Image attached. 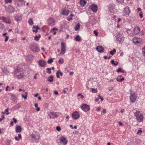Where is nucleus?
I'll use <instances>...</instances> for the list:
<instances>
[{
  "instance_id": "obj_1",
  "label": "nucleus",
  "mask_w": 145,
  "mask_h": 145,
  "mask_svg": "<svg viewBox=\"0 0 145 145\" xmlns=\"http://www.w3.org/2000/svg\"><path fill=\"white\" fill-rule=\"evenodd\" d=\"M135 115L136 117L138 122H142L143 119V115L138 111H137L135 113Z\"/></svg>"
},
{
  "instance_id": "obj_2",
  "label": "nucleus",
  "mask_w": 145,
  "mask_h": 145,
  "mask_svg": "<svg viewBox=\"0 0 145 145\" xmlns=\"http://www.w3.org/2000/svg\"><path fill=\"white\" fill-rule=\"evenodd\" d=\"M30 137L31 138L32 140H35V142H38L39 141V139L40 138V137L39 134H38L37 133H36L35 134L32 133L30 136Z\"/></svg>"
},
{
  "instance_id": "obj_3",
  "label": "nucleus",
  "mask_w": 145,
  "mask_h": 145,
  "mask_svg": "<svg viewBox=\"0 0 145 145\" xmlns=\"http://www.w3.org/2000/svg\"><path fill=\"white\" fill-rule=\"evenodd\" d=\"M81 108L85 112L88 111L90 110L89 106L86 104H82L81 106Z\"/></svg>"
},
{
  "instance_id": "obj_4",
  "label": "nucleus",
  "mask_w": 145,
  "mask_h": 145,
  "mask_svg": "<svg viewBox=\"0 0 145 145\" xmlns=\"http://www.w3.org/2000/svg\"><path fill=\"white\" fill-rule=\"evenodd\" d=\"M31 49L33 51L35 52H38L39 51V49L36 44H34L31 45Z\"/></svg>"
},
{
  "instance_id": "obj_5",
  "label": "nucleus",
  "mask_w": 145,
  "mask_h": 145,
  "mask_svg": "<svg viewBox=\"0 0 145 145\" xmlns=\"http://www.w3.org/2000/svg\"><path fill=\"white\" fill-rule=\"evenodd\" d=\"M61 52L60 53L59 55H63L65 52V47L64 43L63 42H61Z\"/></svg>"
},
{
  "instance_id": "obj_6",
  "label": "nucleus",
  "mask_w": 145,
  "mask_h": 145,
  "mask_svg": "<svg viewBox=\"0 0 145 145\" xmlns=\"http://www.w3.org/2000/svg\"><path fill=\"white\" fill-rule=\"evenodd\" d=\"M55 20L54 19L51 18H50L48 20V24L51 26H53L55 24Z\"/></svg>"
},
{
  "instance_id": "obj_7",
  "label": "nucleus",
  "mask_w": 145,
  "mask_h": 145,
  "mask_svg": "<svg viewBox=\"0 0 145 145\" xmlns=\"http://www.w3.org/2000/svg\"><path fill=\"white\" fill-rule=\"evenodd\" d=\"M60 143L63 145H65L67 144L68 141L66 139L63 137H61L59 138Z\"/></svg>"
},
{
  "instance_id": "obj_8",
  "label": "nucleus",
  "mask_w": 145,
  "mask_h": 145,
  "mask_svg": "<svg viewBox=\"0 0 145 145\" xmlns=\"http://www.w3.org/2000/svg\"><path fill=\"white\" fill-rule=\"evenodd\" d=\"M137 97L135 94L132 92L131 93V96L130 97V99L131 102L134 103L136 101Z\"/></svg>"
},
{
  "instance_id": "obj_9",
  "label": "nucleus",
  "mask_w": 145,
  "mask_h": 145,
  "mask_svg": "<svg viewBox=\"0 0 145 145\" xmlns=\"http://www.w3.org/2000/svg\"><path fill=\"white\" fill-rule=\"evenodd\" d=\"M142 40L140 38H137L135 37L133 39V42L136 44L138 45L140 44L141 41Z\"/></svg>"
},
{
  "instance_id": "obj_10",
  "label": "nucleus",
  "mask_w": 145,
  "mask_h": 145,
  "mask_svg": "<svg viewBox=\"0 0 145 145\" xmlns=\"http://www.w3.org/2000/svg\"><path fill=\"white\" fill-rule=\"evenodd\" d=\"M90 9L94 12H96L97 10V6L96 5H92L90 7Z\"/></svg>"
},
{
  "instance_id": "obj_11",
  "label": "nucleus",
  "mask_w": 145,
  "mask_h": 145,
  "mask_svg": "<svg viewBox=\"0 0 145 145\" xmlns=\"http://www.w3.org/2000/svg\"><path fill=\"white\" fill-rule=\"evenodd\" d=\"M69 10H65L64 9H62L60 12V13L62 15H67L69 13Z\"/></svg>"
},
{
  "instance_id": "obj_12",
  "label": "nucleus",
  "mask_w": 145,
  "mask_h": 145,
  "mask_svg": "<svg viewBox=\"0 0 145 145\" xmlns=\"http://www.w3.org/2000/svg\"><path fill=\"white\" fill-rule=\"evenodd\" d=\"M124 39V38L123 37V35L122 34H119L118 33V42H119V43H121L122 42Z\"/></svg>"
},
{
  "instance_id": "obj_13",
  "label": "nucleus",
  "mask_w": 145,
  "mask_h": 145,
  "mask_svg": "<svg viewBox=\"0 0 145 145\" xmlns=\"http://www.w3.org/2000/svg\"><path fill=\"white\" fill-rule=\"evenodd\" d=\"M6 10L9 13L13 12L14 11V9L13 7L10 6L7 8H6Z\"/></svg>"
},
{
  "instance_id": "obj_14",
  "label": "nucleus",
  "mask_w": 145,
  "mask_h": 145,
  "mask_svg": "<svg viewBox=\"0 0 145 145\" xmlns=\"http://www.w3.org/2000/svg\"><path fill=\"white\" fill-rule=\"evenodd\" d=\"M2 19L3 21L7 24H9L11 22V20L9 18L3 17Z\"/></svg>"
},
{
  "instance_id": "obj_15",
  "label": "nucleus",
  "mask_w": 145,
  "mask_h": 145,
  "mask_svg": "<svg viewBox=\"0 0 145 145\" xmlns=\"http://www.w3.org/2000/svg\"><path fill=\"white\" fill-rule=\"evenodd\" d=\"M72 117L75 119H77L79 118V115L77 111L74 112L72 114Z\"/></svg>"
},
{
  "instance_id": "obj_16",
  "label": "nucleus",
  "mask_w": 145,
  "mask_h": 145,
  "mask_svg": "<svg viewBox=\"0 0 145 145\" xmlns=\"http://www.w3.org/2000/svg\"><path fill=\"white\" fill-rule=\"evenodd\" d=\"M109 10L111 12H113L115 10V9L114 7L112 5H108Z\"/></svg>"
},
{
  "instance_id": "obj_17",
  "label": "nucleus",
  "mask_w": 145,
  "mask_h": 145,
  "mask_svg": "<svg viewBox=\"0 0 145 145\" xmlns=\"http://www.w3.org/2000/svg\"><path fill=\"white\" fill-rule=\"evenodd\" d=\"M140 31V28L139 27H135L134 30V34L137 35L139 33Z\"/></svg>"
},
{
  "instance_id": "obj_18",
  "label": "nucleus",
  "mask_w": 145,
  "mask_h": 145,
  "mask_svg": "<svg viewBox=\"0 0 145 145\" xmlns=\"http://www.w3.org/2000/svg\"><path fill=\"white\" fill-rule=\"evenodd\" d=\"M96 50L99 52L102 53L104 52V49L102 46H98L96 48Z\"/></svg>"
},
{
  "instance_id": "obj_19",
  "label": "nucleus",
  "mask_w": 145,
  "mask_h": 145,
  "mask_svg": "<svg viewBox=\"0 0 145 145\" xmlns=\"http://www.w3.org/2000/svg\"><path fill=\"white\" fill-rule=\"evenodd\" d=\"M124 10L125 13V15L127 16L128 15L129 13H130V10L129 7H127L124 8Z\"/></svg>"
},
{
  "instance_id": "obj_20",
  "label": "nucleus",
  "mask_w": 145,
  "mask_h": 145,
  "mask_svg": "<svg viewBox=\"0 0 145 145\" xmlns=\"http://www.w3.org/2000/svg\"><path fill=\"white\" fill-rule=\"evenodd\" d=\"M39 65L41 67H43L46 65V62L43 60H40L39 62Z\"/></svg>"
},
{
  "instance_id": "obj_21",
  "label": "nucleus",
  "mask_w": 145,
  "mask_h": 145,
  "mask_svg": "<svg viewBox=\"0 0 145 145\" xmlns=\"http://www.w3.org/2000/svg\"><path fill=\"white\" fill-rule=\"evenodd\" d=\"M16 133H20L22 131L21 127L19 126H17L16 128Z\"/></svg>"
},
{
  "instance_id": "obj_22",
  "label": "nucleus",
  "mask_w": 145,
  "mask_h": 145,
  "mask_svg": "<svg viewBox=\"0 0 145 145\" xmlns=\"http://www.w3.org/2000/svg\"><path fill=\"white\" fill-rule=\"evenodd\" d=\"M80 5L83 7L86 4V2L85 0H80Z\"/></svg>"
},
{
  "instance_id": "obj_23",
  "label": "nucleus",
  "mask_w": 145,
  "mask_h": 145,
  "mask_svg": "<svg viewBox=\"0 0 145 145\" xmlns=\"http://www.w3.org/2000/svg\"><path fill=\"white\" fill-rule=\"evenodd\" d=\"M56 76L57 78H59L60 77L59 75H60L61 76H62L63 75V74L60 71L58 70L57 71L56 73Z\"/></svg>"
},
{
  "instance_id": "obj_24",
  "label": "nucleus",
  "mask_w": 145,
  "mask_h": 145,
  "mask_svg": "<svg viewBox=\"0 0 145 145\" xmlns=\"http://www.w3.org/2000/svg\"><path fill=\"white\" fill-rule=\"evenodd\" d=\"M33 32L37 33V30L39 29L38 26H37L35 27V26H33Z\"/></svg>"
},
{
  "instance_id": "obj_25",
  "label": "nucleus",
  "mask_w": 145,
  "mask_h": 145,
  "mask_svg": "<svg viewBox=\"0 0 145 145\" xmlns=\"http://www.w3.org/2000/svg\"><path fill=\"white\" fill-rule=\"evenodd\" d=\"M15 20L17 22L21 21L22 20V17L17 15H16L15 16Z\"/></svg>"
},
{
  "instance_id": "obj_26",
  "label": "nucleus",
  "mask_w": 145,
  "mask_h": 145,
  "mask_svg": "<svg viewBox=\"0 0 145 145\" xmlns=\"http://www.w3.org/2000/svg\"><path fill=\"white\" fill-rule=\"evenodd\" d=\"M22 69L19 67H17L14 71V72L16 74L17 73L21 71Z\"/></svg>"
},
{
  "instance_id": "obj_27",
  "label": "nucleus",
  "mask_w": 145,
  "mask_h": 145,
  "mask_svg": "<svg viewBox=\"0 0 145 145\" xmlns=\"http://www.w3.org/2000/svg\"><path fill=\"white\" fill-rule=\"evenodd\" d=\"M10 95H11V96L10 98V99L11 100L14 101L16 99V96L12 94H10Z\"/></svg>"
},
{
  "instance_id": "obj_28",
  "label": "nucleus",
  "mask_w": 145,
  "mask_h": 145,
  "mask_svg": "<svg viewBox=\"0 0 145 145\" xmlns=\"http://www.w3.org/2000/svg\"><path fill=\"white\" fill-rule=\"evenodd\" d=\"M80 25L79 23H78L74 27V29L76 31H77L80 29Z\"/></svg>"
},
{
  "instance_id": "obj_29",
  "label": "nucleus",
  "mask_w": 145,
  "mask_h": 145,
  "mask_svg": "<svg viewBox=\"0 0 145 145\" xmlns=\"http://www.w3.org/2000/svg\"><path fill=\"white\" fill-rule=\"evenodd\" d=\"M2 72L3 73L5 74H7L9 72L7 70V68L5 67L2 69Z\"/></svg>"
},
{
  "instance_id": "obj_30",
  "label": "nucleus",
  "mask_w": 145,
  "mask_h": 145,
  "mask_svg": "<svg viewBox=\"0 0 145 145\" xmlns=\"http://www.w3.org/2000/svg\"><path fill=\"white\" fill-rule=\"evenodd\" d=\"M53 76H50V77L48 78V81L50 82H52L53 81Z\"/></svg>"
},
{
  "instance_id": "obj_31",
  "label": "nucleus",
  "mask_w": 145,
  "mask_h": 145,
  "mask_svg": "<svg viewBox=\"0 0 145 145\" xmlns=\"http://www.w3.org/2000/svg\"><path fill=\"white\" fill-rule=\"evenodd\" d=\"M41 36L40 35H36L34 37V40L36 41H38L39 40V38Z\"/></svg>"
},
{
  "instance_id": "obj_32",
  "label": "nucleus",
  "mask_w": 145,
  "mask_h": 145,
  "mask_svg": "<svg viewBox=\"0 0 145 145\" xmlns=\"http://www.w3.org/2000/svg\"><path fill=\"white\" fill-rule=\"evenodd\" d=\"M111 63L112 64L114 65L115 66H116L118 64V62L116 61L115 62L114 60L113 59L111 60Z\"/></svg>"
},
{
  "instance_id": "obj_33",
  "label": "nucleus",
  "mask_w": 145,
  "mask_h": 145,
  "mask_svg": "<svg viewBox=\"0 0 145 145\" xmlns=\"http://www.w3.org/2000/svg\"><path fill=\"white\" fill-rule=\"evenodd\" d=\"M116 52V49L114 48L113 50L111 51L110 52V54L112 55H113Z\"/></svg>"
},
{
  "instance_id": "obj_34",
  "label": "nucleus",
  "mask_w": 145,
  "mask_h": 145,
  "mask_svg": "<svg viewBox=\"0 0 145 145\" xmlns=\"http://www.w3.org/2000/svg\"><path fill=\"white\" fill-rule=\"evenodd\" d=\"M50 113L54 116V118H56L58 116V115L56 114V112H50Z\"/></svg>"
},
{
  "instance_id": "obj_35",
  "label": "nucleus",
  "mask_w": 145,
  "mask_h": 145,
  "mask_svg": "<svg viewBox=\"0 0 145 145\" xmlns=\"http://www.w3.org/2000/svg\"><path fill=\"white\" fill-rule=\"evenodd\" d=\"M75 39L76 41H80L81 39L79 35H77L75 38Z\"/></svg>"
},
{
  "instance_id": "obj_36",
  "label": "nucleus",
  "mask_w": 145,
  "mask_h": 145,
  "mask_svg": "<svg viewBox=\"0 0 145 145\" xmlns=\"http://www.w3.org/2000/svg\"><path fill=\"white\" fill-rule=\"evenodd\" d=\"M18 78L20 79L23 77V75H22L21 73L17 74L16 76Z\"/></svg>"
},
{
  "instance_id": "obj_37",
  "label": "nucleus",
  "mask_w": 145,
  "mask_h": 145,
  "mask_svg": "<svg viewBox=\"0 0 145 145\" xmlns=\"http://www.w3.org/2000/svg\"><path fill=\"white\" fill-rule=\"evenodd\" d=\"M33 57L34 56L31 54H30L28 56V58L30 60H31L32 59Z\"/></svg>"
},
{
  "instance_id": "obj_38",
  "label": "nucleus",
  "mask_w": 145,
  "mask_h": 145,
  "mask_svg": "<svg viewBox=\"0 0 145 145\" xmlns=\"http://www.w3.org/2000/svg\"><path fill=\"white\" fill-rule=\"evenodd\" d=\"M125 72V71L122 70V69L121 68H118V73L120 72L122 73H124Z\"/></svg>"
},
{
  "instance_id": "obj_39",
  "label": "nucleus",
  "mask_w": 145,
  "mask_h": 145,
  "mask_svg": "<svg viewBox=\"0 0 145 145\" xmlns=\"http://www.w3.org/2000/svg\"><path fill=\"white\" fill-rule=\"evenodd\" d=\"M142 53L143 56H145V46L142 48Z\"/></svg>"
},
{
  "instance_id": "obj_40",
  "label": "nucleus",
  "mask_w": 145,
  "mask_h": 145,
  "mask_svg": "<svg viewBox=\"0 0 145 145\" xmlns=\"http://www.w3.org/2000/svg\"><path fill=\"white\" fill-rule=\"evenodd\" d=\"M74 15L73 14H70V18H67V20L69 21H70L72 19V17Z\"/></svg>"
},
{
  "instance_id": "obj_41",
  "label": "nucleus",
  "mask_w": 145,
  "mask_h": 145,
  "mask_svg": "<svg viewBox=\"0 0 145 145\" xmlns=\"http://www.w3.org/2000/svg\"><path fill=\"white\" fill-rule=\"evenodd\" d=\"M63 58L60 59L59 60V63L60 64H62L63 63Z\"/></svg>"
},
{
  "instance_id": "obj_42",
  "label": "nucleus",
  "mask_w": 145,
  "mask_h": 145,
  "mask_svg": "<svg viewBox=\"0 0 145 145\" xmlns=\"http://www.w3.org/2000/svg\"><path fill=\"white\" fill-rule=\"evenodd\" d=\"M28 22L29 24H30L31 25H33V20L31 19L29 20Z\"/></svg>"
},
{
  "instance_id": "obj_43",
  "label": "nucleus",
  "mask_w": 145,
  "mask_h": 145,
  "mask_svg": "<svg viewBox=\"0 0 145 145\" xmlns=\"http://www.w3.org/2000/svg\"><path fill=\"white\" fill-rule=\"evenodd\" d=\"M46 70H48V71L46 72L48 74H50L51 73V69L49 68H47L46 69Z\"/></svg>"
},
{
  "instance_id": "obj_44",
  "label": "nucleus",
  "mask_w": 145,
  "mask_h": 145,
  "mask_svg": "<svg viewBox=\"0 0 145 145\" xmlns=\"http://www.w3.org/2000/svg\"><path fill=\"white\" fill-rule=\"evenodd\" d=\"M91 89L92 90V92L93 93H96L97 92V89H95L94 88H91Z\"/></svg>"
},
{
  "instance_id": "obj_45",
  "label": "nucleus",
  "mask_w": 145,
  "mask_h": 145,
  "mask_svg": "<svg viewBox=\"0 0 145 145\" xmlns=\"http://www.w3.org/2000/svg\"><path fill=\"white\" fill-rule=\"evenodd\" d=\"M53 62V59H49L48 61V63L49 64H50Z\"/></svg>"
},
{
  "instance_id": "obj_46",
  "label": "nucleus",
  "mask_w": 145,
  "mask_h": 145,
  "mask_svg": "<svg viewBox=\"0 0 145 145\" xmlns=\"http://www.w3.org/2000/svg\"><path fill=\"white\" fill-rule=\"evenodd\" d=\"M124 80V78L122 77L121 78H118V82H121Z\"/></svg>"
},
{
  "instance_id": "obj_47",
  "label": "nucleus",
  "mask_w": 145,
  "mask_h": 145,
  "mask_svg": "<svg viewBox=\"0 0 145 145\" xmlns=\"http://www.w3.org/2000/svg\"><path fill=\"white\" fill-rule=\"evenodd\" d=\"M5 2L6 3H10L12 2V0H5Z\"/></svg>"
},
{
  "instance_id": "obj_48",
  "label": "nucleus",
  "mask_w": 145,
  "mask_h": 145,
  "mask_svg": "<svg viewBox=\"0 0 145 145\" xmlns=\"http://www.w3.org/2000/svg\"><path fill=\"white\" fill-rule=\"evenodd\" d=\"M56 129L58 131H60L61 130V128L59 126H57L56 127Z\"/></svg>"
},
{
  "instance_id": "obj_49",
  "label": "nucleus",
  "mask_w": 145,
  "mask_h": 145,
  "mask_svg": "<svg viewBox=\"0 0 145 145\" xmlns=\"http://www.w3.org/2000/svg\"><path fill=\"white\" fill-rule=\"evenodd\" d=\"M57 29L55 27L53 29H52L50 31L51 32H53V31H54L55 30H57Z\"/></svg>"
},
{
  "instance_id": "obj_50",
  "label": "nucleus",
  "mask_w": 145,
  "mask_h": 145,
  "mask_svg": "<svg viewBox=\"0 0 145 145\" xmlns=\"http://www.w3.org/2000/svg\"><path fill=\"white\" fill-rule=\"evenodd\" d=\"M93 33L96 35V36H97L98 35V32L94 30L93 31Z\"/></svg>"
},
{
  "instance_id": "obj_51",
  "label": "nucleus",
  "mask_w": 145,
  "mask_h": 145,
  "mask_svg": "<svg viewBox=\"0 0 145 145\" xmlns=\"http://www.w3.org/2000/svg\"><path fill=\"white\" fill-rule=\"evenodd\" d=\"M70 127L72 128V129H76L77 128V126L76 125H75L74 127H73L72 125H71Z\"/></svg>"
},
{
  "instance_id": "obj_52",
  "label": "nucleus",
  "mask_w": 145,
  "mask_h": 145,
  "mask_svg": "<svg viewBox=\"0 0 145 145\" xmlns=\"http://www.w3.org/2000/svg\"><path fill=\"white\" fill-rule=\"evenodd\" d=\"M142 132V131L140 129L137 132V134L138 135L140 133H141Z\"/></svg>"
},
{
  "instance_id": "obj_53",
  "label": "nucleus",
  "mask_w": 145,
  "mask_h": 145,
  "mask_svg": "<svg viewBox=\"0 0 145 145\" xmlns=\"http://www.w3.org/2000/svg\"><path fill=\"white\" fill-rule=\"evenodd\" d=\"M118 123H119V125H120V126H123V123L121 121H120L118 122Z\"/></svg>"
},
{
  "instance_id": "obj_54",
  "label": "nucleus",
  "mask_w": 145,
  "mask_h": 145,
  "mask_svg": "<svg viewBox=\"0 0 145 145\" xmlns=\"http://www.w3.org/2000/svg\"><path fill=\"white\" fill-rule=\"evenodd\" d=\"M8 36H6L5 38V42H7L8 40Z\"/></svg>"
},
{
  "instance_id": "obj_55",
  "label": "nucleus",
  "mask_w": 145,
  "mask_h": 145,
  "mask_svg": "<svg viewBox=\"0 0 145 145\" xmlns=\"http://www.w3.org/2000/svg\"><path fill=\"white\" fill-rule=\"evenodd\" d=\"M22 97H23L25 99H26L27 98V96L26 95H22Z\"/></svg>"
},
{
  "instance_id": "obj_56",
  "label": "nucleus",
  "mask_w": 145,
  "mask_h": 145,
  "mask_svg": "<svg viewBox=\"0 0 145 145\" xmlns=\"http://www.w3.org/2000/svg\"><path fill=\"white\" fill-rule=\"evenodd\" d=\"M78 97H79V96H80V97H81V98H84V96L83 95H82L81 94H80V93L78 94Z\"/></svg>"
},
{
  "instance_id": "obj_57",
  "label": "nucleus",
  "mask_w": 145,
  "mask_h": 145,
  "mask_svg": "<svg viewBox=\"0 0 145 145\" xmlns=\"http://www.w3.org/2000/svg\"><path fill=\"white\" fill-rule=\"evenodd\" d=\"M106 112V110L105 109H103V111L102 112V114H105Z\"/></svg>"
},
{
  "instance_id": "obj_58",
  "label": "nucleus",
  "mask_w": 145,
  "mask_h": 145,
  "mask_svg": "<svg viewBox=\"0 0 145 145\" xmlns=\"http://www.w3.org/2000/svg\"><path fill=\"white\" fill-rule=\"evenodd\" d=\"M14 138L16 140L19 141L20 140V139L16 136Z\"/></svg>"
},
{
  "instance_id": "obj_59",
  "label": "nucleus",
  "mask_w": 145,
  "mask_h": 145,
  "mask_svg": "<svg viewBox=\"0 0 145 145\" xmlns=\"http://www.w3.org/2000/svg\"><path fill=\"white\" fill-rule=\"evenodd\" d=\"M139 15L141 18H142L143 17L142 13L141 12H140L139 13Z\"/></svg>"
},
{
  "instance_id": "obj_60",
  "label": "nucleus",
  "mask_w": 145,
  "mask_h": 145,
  "mask_svg": "<svg viewBox=\"0 0 145 145\" xmlns=\"http://www.w3.org/2000/svg\"><path fill=\"white\" fill-rule=\"evenodd\" d=\"M13 120L14 122L15 123H16L17 122V120L14 118H13Z\"/></svg>"
},
{
  "instance_id": "obj_61",
  "label": "nucleus",
  "mask_w": 145,
  "mask_h": 145,
  "mask_svg": "<svg viewBox=\"0 0 145 145\" xmlns=\"http://www.w3.org/2000/svg\"><path fill=\"white\" fill-rule=\"evenodd\" d=\"M124 0H118V3L120 2L121 3H122L123 2Z\"/></svg>"
},
{
  "instance_id": "obj_62",
  "label": "nucleus",
  "mask_w": 145,
  "mask_h": 145,
  "mask_svg": "<svg viewBox=\"0 0 145 145\" xmlns=\"http://www.w3.org/2000/svg\"><path fill=\"white\" fill-rule=\"evenodd\" d=\"M101 110V108L99 107H98L97 109V110L98 111H99Z\"/></svg>"
},
{
  "instance_id": "obj_63",
  "label": "nucleus",
  "mask_w": 145,
  "mask_h": 145,
  "mask_svg": "<svg viewBox=\"0 0 145 145\" xmlns=\"http://www.w3.org/2000/svg\"><path fill=\"white\" fill-rule=\"evenodd\" d=\"M18 135V138L20 139H20H21L22 138V137H21V134H19Z\"/></svg>"
},
{
  "instance_id": "obj_64",
  "label": "nucleus",
  "mask_w": 145,
  "mask_h": 145,
  "mask_svg": "<svg viewBox=\"0 0 145 145\" xmlns=\"http://www.w3.org/2000/svg\"><path fill=\"white\" fill-rule=\"evenodd\" d=\"M137 11H141V9L140 8H137Z\"/></svg>"
}]
</instances>
